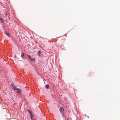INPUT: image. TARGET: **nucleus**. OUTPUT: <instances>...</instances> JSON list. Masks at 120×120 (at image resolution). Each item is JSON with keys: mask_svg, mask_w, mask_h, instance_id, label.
<instances>
[{"mask_svg": "<svg viewBox=\"0 0 120 120\" xmlns=\"http://www.w3.org/2000/svg\"><path fill=\"white\" fill-rule=\"evenodd\" d=\"M20 92H21V91H17V92L18 93H19Z\"/></svg>", "mask_w": 120, "mask_h": 120, "instance_id": "9b49d317", "label": "nucleus"}, {"mask_svg": "<svg viewBox=\"0 0 120 120\" xmlns=\"http://www.w3.org/2000/svg\"><path fill=\"white\" fill-rule=\"evenodd\" d=\"M27 56L29 57V59L31 60L32 61H33L35 60L34 59H31V56L30 55H28Z\"/></svg>", "mask_w": 120, "mask_h": 120, "instance_id": "7ed1b4c3", "label": "nucleus"}, {"mask_svg": "<svg viewBox=\"0 0 120 120\" xmlns=\"http://www.w3.org/2000/svg\"><path fill=\"white\" fill-rule=\"evenodd\" d=\"M6 34L7 35L8 37H9V34L8 33H6Z\"/></svg>", "mask_w": 120, "mask_h": 120, "instance_id": "6e6552de", "label": "nucleus"}, {"mask_svg": "<svg viewBox=\"0 0 120 120\" xmlns=\"http://www.w3.org/2000/svg\"><path fill=\"white\" fill-rule=\"evenodd\" d=\"M15 58H16L17 57V56H16V55H15Z\"/></svg>", "mask_w": 120, "mask_h": 120, "instance_id": "f8f14e48", "label": "nucleus"}, {"mask_svg": "<svg viewBox=\"0 0 120 120\" xmlns=\"http://www.w3.org/2000/svg\"><path fill=\"white\" fill-rule=\"evenodd\" d=\"M30 115H31V119H32V118L33 117V116H32V114H30Z\"/></svg>", "mask_w": 120, "mask_h": 120, "instance_id": "9d476101", "label": "nucleus"}, {"mask_svg": "<svg viewBox=\"0 0 120 120\" xmlns=\"http://www.w3.org/2000/svg\"><path fill=\"white\" fill-rule=\"evenodd\" d=\"M49 86L47 84L45 86V87L46 88H47L49 87Z\"/></svg>", "mask_w": 120, "mask_h": 120, "instance_id": "0eeeda50", "label": "nucleus"}, {"mask_svg": "<svg viewBox=\"0 0 120 120\" xmlns=\"http://www.w3.org/2000/svg\"><path fill=\"white\" fill-rule=\"evenodd\" d=\"M38 56L40 57L41 56V52L40 51H39L38 52Z\"/></svg>", "mask_w": 120, "mask_h": 120, "instance_id": "20e7f679", "label": "nucleus"}, {"mask_svg": "<svg viewBox=\"0 0 120 120\" xmlns=\"http://www.w3.org/2000/svg\"><path fill=\"white\" fill-rule=\"evenodd\" d=\"M0 20L1 21V22H3V19L2 18H0Z\"/></svg>", "mask_w": 120, "mask_h": 120, "instance_id": "423d86ee", "label": "nucleus"}, {"mask_svg": "<svg viewBox=\"0 0 120 120\" xmlns=\"http://www.w3.org/2000/svg\"><path fill=\"white\" fill-rule=\"evenodd\" d=\"M64 109L63 108L61 107L60 108V112L62 114H63Z\"/></svg>", "mask_w": 120, "mask_h": 120, "instance_id": "f03ea898", "label": "nucleus"}, {"mask_svg": "<svg viewBox=\"0 0 120 120\" xmlns=\"http://www.w3.org/2000/svg\"><path fill=\"white\" fill-rule=\"evenodd\" d=\"M24 56V54L23 53H22V54L21 55V57H22V58H23V56Z\"/></svg>", "mask_w": 120, "mask_h": 120, "instance_id": "39448f33", "label": "nucleus"}, {"mask_svg": "<svg viewBox=\"0 0 120 120\" xmlns=\"http://www.w3.org/2000/svg\"><path fill=\"white\" fill-rule=\"evenodd\" d=\"M67 120H69V119H67Z\"/></svg>", "mask_w": 120, "mask_h": 120, "instance_id": "ddd939ff", "label": "nucleus"}, {"mask_svg": "<svg viewBox=\"0 0 120 120\" xmlns=\"http://www.w3.org/2000/svg\"><path fill=\"white\" fill-rule=\"evenodd\" d=\"M28 111L30 114H32L30 110H28Z\"/></svg>", "mask_w": 120, "mask_h": 120, "instance_id": "1a4fd4ad", "label": "nucleus"}, {"mask_svg": "<svg viewBox=\"0 0 120 120\" xmlns=\"http://www.w3.org/2000/svg\"><path fill=\"white\" fill-rule=\"evenodd\" d=\"M11 86H12L14 88V89L16 90H18L19 89L18 88H16V87L13 84H11Z\"/></svg>", "mask_w": 120, "mask_h": 120, "instance_id": "f257e3e1", "label": "nucleus"}]
</instances>
